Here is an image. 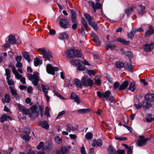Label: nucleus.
I'll use <instances>...</instances> for the list:
<instances>
[{
  "label": "nucleus",
  "instance_id": "nucleus-1",
  "mask_svg": "<svg viewBox=\"0 0 154 154\" xmlns=\"http://www.w3.org/2000/svg\"><path fill=\"white\" fill-rule=\"evenodd\" d=\"M27 75V77L29 80L31 81L33 80L32 82L33 85L35 86H37L39 81L38 73L36 72H34L33 75L28 74Z\"/></svg>",
  "mask_w": 154,
  "mask_h": 154
},
{
  "label": "nucleus",
  "instance_id": "nucleus-2",
  "mask_svg": "<svg viewBox=\"0 0 154 154\" xmlns=\"http://www.w3.org/2000/svg\"><path fill=\"white\" fill-rule=\"evenodd\" d=\"M38 51L42 53L43 57L45 59V60H49L50 58L53 57L52 53L46 48H39Z\"/></svg>",
  "mask_w": 154,
  "mask_h": 154
},
{
  "label": "nucleus",
  "instance_id": "nucleus-3",
  "mask_svg": "<svg viewBox=\"0 0 154 154\" xmlns=\"http://www.w3.org/2000/svg\"><path fill=\"white\" fill-rule=\"evenodd\" d=\"M82 85L86 86H92L94 84L92 79L86 75L81 80Z\"/></svg>",
  "mask_w": 154,
  "mask_h": 154
},
{
  "label": "nucleus",
  "instance_id": "nucleus-4",
  "mask_svg": "<svg viewBox=\"0 0 154 154\" xmlns=\"http://www.w3.org/2000/svg\"><path fill=\"white\" fill-rule=\"evenodd\" d=\"M46 70L48 73L54 75L55 74V71H58L59 69L57 67H53L50 64H48L46 66Z\"/></svg>",
  "mask_w": 154,
  "mask_h": 154
},
{
  "label": "nucleus",
  "instance_id": "nucleus-5",
  "mask_svg": "<svg viewBox=\"0 0 154 154\" xmlns=\"http://www.w3.org/2000/svg\"><path fill=\"white\" fill-rule=\"evenodd\" d=\"M30 109L32 112L31 113L32 115V119H34L37 117L39 115V110L37 105L36 104L33 105Z\"/></svg>",
  "mask_w": 154,
  "mask_h": 154
},
{
  "label": "nucleus",
  "instance_id": "nucleus-6",
  "mask_svg": "<svg viewBox=\"0 0 154 154\" xmlns=\"http://www.w3.org/2000/svg\"><path fill=\"white\" fill-rule=\"evenodd\" d=\"M149 139V138H145L143 136H140L137 142V145L140 146H142L146 145V142Z\"/></svg>",
  "mask_w": 154,
  "mask_h": 154
},
{
  "label": "nucleus",
  "instance_id": "nucleus-7",
  "mask_svg": "<svg viewBox=\"0 0 154 154\" xmlns=\"http://www.w3.org/2000/svg\"><path fill=\"white\" fill-rule=\"evenodd\" d=\"M60 26L62 28L66 29L70 27V24L66 19L62 18L59 21Z\"/></svg>",
  "mask_w": 154,
  "mask_h": 154
},
{
  "label": "nucleus",
  "instance_id": "nucleus-8",
  "mask_svg": "<svg viewBox=\"0 0 154 154\" xmlns=\"http://www.w3.org/2000/svg\"><path fill=\"white\" fill-rule=\"evenodd\" d=\"M66 131L70 132L71 131H74L77 130L78 128V126L75 124H68L66 125Z\"/></svg>",
  "mask_w": 154,
  "mask_h": 154
},
{
  "label": "nucleus",
  "instance_id": "nucleus-9",
  "mask_svg": "<svg viewBox=\"0 0 154 154\" xmlns=\"http://www.w3.org/2000/svg\"><path fill=\"white\" fill-rule=\"evenodd\" d=\"M68 151L66 147L63 146L54 152V154H66Z\"/></svg>",
  "mask_w": 154,
  "mask_h": 154
},
{
  "label": "nucleus",
  "instance_id": "nucleus-10",
  "mask_svg": "<svg viewBox=\"0 0 154 154\" xmlns=\"http://www.w3.org/2000/svg\"><path fill=\"white\" fill-rule=\"evenodd\" d=\"M102 144L103 142L100 139H95L93 140L91 146L93 147H100L102 145Z\"/></svg>",
  "mask_w": 154,
  "mask_h": 154
},
{
  "label": "nucleus",
  "instance_id": "nucleus-11",
  "mask_svg": "<svg viewBox=\"0 0 154 154\" xmlns=\"http://www.w3.org/2000/svg\"><path fill=\"white\" fill-rule=\"evenodd\" d=\"M145 6H143L141 5H139L137 8L138 14L140 15H143L145 12Z\"/></svg>",
  "mask_w": 154,
  "mask_h": 154
},
{
  "label": "nucleus",
  "instance_id": "nucleus-12",
  "mask_svg": "<svg viewBox=\"0 0 154 154\" xmlns=\"http://www.w3.org/2000/svg\"><path fill=\"white\" fill-rule=\"evenodd\" d=\"M69 38V35L67 32H61L59 34V38L60 39L65 40V39H68Z\"/></svg>",
  "mask_w": 154,
  "mask_h": 154
},
{
  "label": "nucleus",
  "instance_id": "nucleus-13",
  "mask_svg": "<svg viewBox=\"0 0 154 154\" xmlns=\"http://www.w3.org/2000/svg\"><path fill=\"white\" fill-rule=\"evenodd\" d=\"M145 99L149 102H152L154 100V94H152L148 93L145 96Z\"/></svg>",
  "mask_w": 154,
  "mask_h": 154
},
{
  "label": "nucleus",
  "instance_id": "nucleus-14",
  "mask_svg": "<svg viewBox=\"0 0 154 154\" xmlns=\"http://www.w3.org/2000/svg\"><path fill=\"white\" fill-rule=\"evenodd\" d=\"M39 124L42 128L47 130L49 129V126L47 122L45 121H41L40 122Z\"/></svg>",
  "mask_w": 154,
  "mask_h": 154
},
{
  "label": "nucleus",
  "instance_id": "nucleus-15",
  "mask_svg": "<svg viewBox=\"0 0 154 154\" xmlns=\"http://www.w3.org/2000/svg\"><path fill=\"white\" fill-rule=\"evenodd\" d=\"M154 33V29L153 27L152 26H150L149 27V29L145 33V36L148 37Z\"/></svg>",
  "mask_w": 154,
  "mask_h": 154
},
{
  "label": "nucleus",
  "instance_id": "nucleus-16",
  "mask_svg": "<svg viewBox=\"0 0 154 154\" xmlns=\"http://www.w3.org/2000/svg\"><path fill=\"white\" fill-rule=\"evenodd\" d=\"M22 53L23 57L27 61L28 63H30L31 62V59L29 53L27 52L23 51L22 52Z\"/></svg>",
  "mask_w": 154,
  "mask_h": 154
},
{
  "label": "nucleus",
  "instance_id": "nucleus-17",
  "mask_svg": "<svg viewBox=\"0 0 154 154\" xmlns=\"http://www.w3.org/2000/svg\"><path fill=\"white\" fill-rule=\"evenodd\" d=\"M128 82L127 81H125L119 88L120 91H122L126 89L128 85Z\"/></svg>",
  "mask_w": 154,
  "mask_h": 154
},
{
  "label": "nucleus",
  "instance_id": "nucleus-18",
  "mask_svg": "<svg viewBox=\"0 0 154 154\" xmlns=\"http://www.w3.org/2000/svg\"><path fill=\"white\" fill-rule=\"evenodd\" d=\"M135 8V6L134 5H132L130 8L125 10V13L127 14L128 17L129 16L131 12Z\"/></svg>",
  "mask_w": 154,
  "mask_h": 154
},
{
  "label": "nucleus",
  "instance_id": "nucleus-19",
  "mask_svg": "<svg viewBox=\"0 0 154 154\" xmlns=\"http://www.w3.org/2000/svg\"><path fill=\"white\" fill-rule=\"evenodd\" d=\"M8 40L9 43L11 44H15L17 41L15 36L12 35H9Z\"/></svg>",
  "mask_w": 154,
  "mask_h": 154
},
{
  "label": "nucleus",
  "instance_id": "nucleus-20",
  "mask_svg": "<svg viewBox=\"0 0 154 154\" xmlns=\"http://www.w3.org/2000/svg\"><path fill=\"white\" fill-rule=\"evenodd\" d=\"M153 44L151 43L149 44L146 45H144L143 48L146 51H151L153 48Z\"/></svg>",
  "mask_w": 154,
  "mask_h": 154
},
{
  "label": "nucleus",
  "instance_id": "nucleus-21",
  "mask_svg": "<svg viewBox=\"0 0 154 154\" xmlns=\"http://www.w3.org/2000/svg\"><path fill=\"white\" fill-rule=\"evenodd\" d=\"M136 32V29H133L131 31L128 33V36L130 39L132 40L134 37V33Z\"/></svg>",
  "mask_w": 154,
  "mask_h": 154
},
{
  "label": "nucleus",
  "instance_id": "nucleus-22",
  "mask_svg": "<svg viewBox=\"0 0 154 154\" xmlns=\"http://www.w3.org/2000/svg\"><path fill=\"white\" fill-rule=\"evenodd\" d=\"M70 62L72 64L75 66L79 65L82 63V61H80L79 59H76L75 60H71Z\"/></svg>",
  "mask_w": 154,
  "mask_h": 154
},
{
  "label": "nucleus",
  "instance_id": "nucleus-23",
  "mask_svg": "<svg viewBox=\"0 0 154 154\" xmlns=\"http://www.w3.org/2000/svg\"><path fill=\"white\" fill-rule=\"evenodd\" d=\"M124 68L125 70H126L128 71L131 72H133L131 64L130 63H128L127 64L124 66Z\"/></svg>",
  "mask_w": 154,
  "mask_h": 154
},
{
  "label": "nucleus",
  "instance_id": "nucleus-24",
  "mask_svg": "<svg viewBox=\"0 0 154 154\" xmlns=\"http://www.w3.org/2000/svg\"><path fill=\"white\" fill-rule=\"evenodd\" d=\"M42 60L36 57L34 59V65L35 66H37L39 65L42 64Z\"/></svg>",
  "mask_w": 154,
  "mask_h": 154
},
{
  "label": "nucleus",
  "instance_id": "nucleus-25",
  "mask_svg": "<svg viewBox=\"0 0 154 154\" xmlns=\"http://www.w3.org/2000/svg\"><path fill=\"white\" fill-rule=\"evenodd\" d=\"M20 137L24 140L26 142H29L30 138V137L29 135L28 134H22L20 135Z\"/></svg>",
  "mask_w": 154,
  "mask_h": 154
},
{
  "label": "nucleus",
  "instance_id": "nucleus-26",
  "mask_svg": "<svg viewBox=\"0 0 154 154\" xmlns=\"http://www.w3.org/2000/svg\"><path fill=\"white\" fill-rule=\"evenodd\" d=\"M117 42H121V43L126 45H128L130 44V42L129 41H126L124 39L121 38H119L116 39Z\"/></svg>",
  "mask_w": 154,
  "mask_h": 154
},
{
  "label": "nucleus",
  "instance_id": "nucleus-27",
  "mask_svg": "<svg viewBox=\"0 0 154 154\" xmlns=\"http://www.w3.org/2000/svg\"><path fill=\"white\" fill-rule=\"evenodd\" d=\"M89 25L95 31L97 30L98 29L97 24L95 22L92 21L88 23Z\"/></svg>",
  "mask_w": 154,
  "mask_h": 154
},
{
  "label": "nucleus",
  "instance_id": "nucleus-28",
  "mask_svg": "<svg viewBox=\"0 0 154 154\" xmlns=\"http://www.w3.org/2000/svg\"><path fill=\"white\" fill-rule=\"evenodd\" d=\"M90 109H82L76 110L77 112L80 114H84L90 111Z\"/></svg>",
  "mask_w": 154,
  "mask_h": 154
},
{
  "label": "nucleus",
  "instance_id": "nucleus-29",
  "mask_svg": "<svg viewBox=\"0 0 154 154\" xmlns=\"http://www.w3.org/2000/svg\"><path fill=\"white\" fill-rule=\"evenodd\" d=\"M42 90L45 94H48V90L49 89V87L47 86H45L44 85L41 84Z\"/></svg>",
  "mask_w": 154,
  "mask_h": 154
},
{
  "label": "nucleus",
  "instance_id": "nucleus-30",
  "mask_svg": "<svg viewBox=\"0 0 154 154\" xmlns=\"http://www.w3.org/2000/svg\"><path fill=\"white\" fill-rule=\"evenodd\" d=\"M74 83L78 88H82L83 85L80 80L76 78L74 79Z\"/></svg>",
  "mask_w": 154,
  "mask_h": 154
},
{
  "label": "nucleus",
  "instance_id": "nucleus-31",
  "mask_svg": "<svg viewBox=\"0 0 154 154\" xmlns=\"http://www.w3.org/2000/svg\"><path fill=\"white\" fill-rule=\"evenodd\" d=\"M74 50H69L68 51L67 54V57L69 58L74 57Z\"/></svg>",
  "mask_w": 154,
  "mask_h": 154
},
{
  "label": "nucleus",
  "instance_id": "nucleus-32",
  "mask_svg": "<svg viewBox=\"0 0 154 154\" xmlns=\"http://www.w3.org/2000/svg\"><path fill=\"white\" fill-rule=\"evenodd\" d=\"M108 151L110 154H116V149L111 146H109L108 149Z\"/></svg>",
  "mask_w": 154,
  "mask_h": 154
},
{
  "label": "nucleus",
  "instance_id": "nucleus-33",
  "mask_svg": "<svg viewBox=\"0 0 154 154\" xmlns=\"http://www.w3.org/2000/svg\"><path fill=\"white\" fill-rule=\"evenodd\" d=\"M106 48L107 50L110 49L113 50L116 48V46L115 45L111 44H106Z\"/></svg>",
  "mask_w": 154,
  "mask_h": 154
},
{
  "label": "nucleus",
  "instance_id": "nucleus-34",
  "mask_svg": "<svg viewBox=\"0 0 154 154\" xmlns=\"http://www.w3.org/2000/svg\"><path fill=\"white\" fill-rule=\"evenodd\" d=\"M95 83L97 85H99L101 84V82L100 78L98 76H96L94 78Z\"/></svg>",
  "mask_w": 154,
  "mask_h": 154
},
{
  "label": "nucleus",
  "instance_id": "nucleus-35",
  "mask_svg": "<svg viewBox=\"0 0 154 154\" xmlns=\"http://www.w3.org/2000/svg\"><path fill=\"white\" fill-rule=\"evenodd\" d=\"M143 106L144 109H148L150 107L152 106V105L151 103L147 102H144L143 103Z\"/></svg>",
  "mask_w": 154,
  "mask_h": 154
},
{
  "label": "nucleus",
  "instance_id": "nucleus-36",
  "mask_svg": "<svg viewBox=\"0 0 154 154\" xmlns=\"http://www.w3.org/2000/svg\"><path fill=\"white\" fill-rule=\"evenodd\" d=\"M82 23L87 31H88V25L86 20L83 17L82 18Z\"/></svg>",
  "mask_w": 154,
  "mask_h": 154
},
{
  "label": "nucleus",
  "instance_id": "nucleus-37",
  "mask_svg": "<svg viewBox=\"0 0 154 154\" xmlns=\"http://www.w3.org/2000/svg\"><path fill=\"white\" fill-rule=\"evenodd\" d=\"M136 88L135 83L134 82H131L129 87V89L132 91H134Z\"/></svg>",
  "mask_w": 154,
  "mask_h": 154
},
{
  "label": "nucleus",
  "instance_id": "nucleus-38",
  "mask_svg": "<svg viewBox=\"0 0 154 154\" xmlns=\"http://www.w3.org/2000/svg\"><path fill=\"white\" fill-rule=\"evenodd\" d=\"M116 66L117 68L121 69L124 66V64L122 62H117L116 63Z\"/></svg>",
  "mask_w": 154,
  "mask_h": 154
},
{
  "label": "nucleus",
  "instance_id": "nucleus-39",
  "mask_svg": "<svg viewBox=\"0 0 154 154\" xmlns=\"http://www.w3.org/2000/svg\"><path fill=\"white\" fill-rule=\"evenodd\" d=\"M84 16L88 20V23L93 20V18L91 17L90 14H85Z\"/></svg>",
  "mask_w": 154,
  "mask_h": 154
},
{
  "label": "nucleus",
  "instance_id": "nucleus-40",
  "mask_svg": "<svg viewBox=\"0 0 154 154\" xmlns=\"http://www.w3.org/2000/svg\"><path fill=\"white\" fill-rule=\"evenodd\" d=\"M22 111L23 114L25 115L28 114L29 117L32 119V115H31V114L29 112L28 109L24 108Z\"/></svg>",
  "mask_w": 154,
  "mask_h": 154
},
{
  "label": "nucleus",
  "instance_id": "nucleus-41",
  "mask_svg": "<svg viewBox=\"0 0 154 154\" xmlns=\"http://www.w3.org/2000/svg\"><path fill=\"white\" fill-rule=\"evenodd\" d=\"M94 40L97 45H100V42L99 39L97 36L95 35L94 36Z\"/></svg>",
  "mask_w": 154,
  "mask_h": 154
},
{
  "label": "nucleus",
  "instance_id": "nucleus-42",
  "mask_svg": "<svg viewBox=\"0 0 154 154\" xmlns=\"http://www.w3.org/2000/svg\"><path fill=\"white\" fill-rule=\"evenodd\" d=\"M123 53L125 55L129 57H133V54L132 52L130 51H123Z\"/></svg>",
  "mask_w": 154,
  "mask_h": 154
},
{
  "label": "nucleus",
  "instance_id": "nucleus-43",
  "mask_svg": "<svg viewBox=\"0 0 154 154\" xmlns=\"http://www.w3.org/2000/svg\"><path fill=\"white\" fill-rule=\"evenodd\" d=\"M7 119V116L5 114L2 115L0 118V122L3 123L6 121Z\"/></svg>",
  "mask_w": 154,
  "mask_h": 154
},
{
  "label": "nucleus",
  "instance_id": "nucleus-44",
  "mask_svg": "<svg viewBox=\"0 0 154 154\" xmlns=\"http://www.w3.org/2000/svg\"><path fill=\"white\" fill-rule=\"evenodd\" d=\"M13 73L14 74L15 78L18 80L21 79L22 77V75L19 74L17 70H16V72H14Z\"/></svg>",
  "mask_w": 154,
  "mask_h": 154
},
{
  "label": "nucleus",
  "instance_id": "nucleus-45",
  "mask_svg": "<svg viewBox=\"0 0 154 154\" xmlns=\"http://www.w3.org/2000/svg\"><path fill=\"white\" fill-rule=\"evenodd\" d=\"M49 109L48 107L47 106L46 107L45 112V115L47 117H50V114L49 112Z\"/></svg>",
  "mask_w": 154,
  "mask_h": 154
},
{
  "label": "nucleus",
  "instance_id": "nucleus-46",
  "mask_svg": "<svg viewBox=\"0 0 154 154\" xmlns=\"http://www.w3.org/2000/svg\"><path fill=\"white\" fill-rule=\"evenodd\" d=\"M111 94V92L109 91H107L103 93V97L104 98H107Z\"/></svg>",
  "mask_w": 154,
  "mask_h": 154
},
{
  "label": "nucleus",
  "instance_id": "nucleus-47",
  "mask_svg": "<svg viewBox=\"0 0 154 154\" xmlns=\"http://www.w3.org/2000/svg\"><path fill=\"white\" fill-rule=\"evenodd\" d=\"M74 57H80L81 56V54L80 51L78 50H74Z\"/></svg>",
  "mask_w": 154,
  "mask_h": 154
},
{
  "label": "nucleus",
  "instance_id": "nucleus-48",
  "mask_svg": "<svg viewBox=\"0 0 154 154\" xmlns=\"http://www.w3.org/2000/svg\"><path fill=\"white\" fill-rule=\"evenodd\" d=\"M9 89L11 94L12 95L16 96L17 95V91L14 89L12 88V87H9Z\"/></svg>",
  "mask_w": 154,
  "mask_h": 154
},
{
  "label": "nucleus",
  "instance_id": "nucleus-49",
  "mask_svg": "<svg viewBox=\"0 0 154 154\" xmlns=\"http://www.w3.org/2000/svg\"><path fill=\"white\" fill-rule=\"evenodd\" d=\"M92 137L93 135L91 132H88L86 134V137L87 139L91 140Z\"/></svg>",
  "mask_w": 154,
  "mask_h": 154
},
{
  "label": "nucleus",
  "instance_id": "nucleus-50",
  "mask_svg": "<svg viewBox=\"0 0 154 154\" xmlns=\"http://www.w3.org/2000/svg\"><path fill=\"white\" fill-rule=\"evenodd\" d=\"M87 73L91 76L94 75L96 73V72L94 70H87Z\"/></svg>",
  "mask_w": 154,
  "mask_h": 154
},
{
  "label": "nucleus",
  "instance_id": "nucleus-51",
  "mask_svg": "<svg viewBox=\"0 0 154 154\" xmlns=\"http://www.w3.org/2000/svg\"><path fill=\"white\" fill-rule=\"evenodd\" d=\"M5 100L6 103H9L10 101V97L9 95L6 94L5 96Z\"/></svg>",
  "mask_w": 154,
  "mask_h": 154
},
{
  "label": "nucleus",
  "instance_id": "nucleus-52",
  "mask_svg": "<svg viewBox=\"0 0 154 154\" xmlns=\"http://www.w3.org/2000/svg\"><path fill=\"white\" fill-rule=\"evenodd\" d=\"M55 141L58 144H60L62 143L61 138L58 136H56L55 137Z\"/></svg>",
  "mask_w": 154,
  "mask_h": 154
},
{
  "label": "nucleus",
  "instance_id": "nucleus-53",
  "mask_svg": "<svg viewBox=\"0 0 154 154\" xmlns=\"http://www.w3.org/2000/svg\"><path fill=\"white\" fill-rule=\"evenodd\" d=\"M115 138L116 140H124L127 139V138L125 137H119L117 136H115Z\"/></svg>",
  "mask_w": 154,
  "mask_h": 154
},
{
  "label": "nucleus",
  "instance_id": "nucleus-54",
  "mask_svg": "<svg viewBox=\"0 0 154 154\" xmlns=\"http://www.w3.org/2000/svg\"><path fill=\"white\" fill-rule=\"evenodd\" d=\"M77 68V69L79 71H83L85 69V67L82 65H79Z\"/></svg>",
  "mask_w": 154,
  "mask_h": 154
},
{
  "label": "nucleus",
  "instance_id": "nucleus-55",
  "mask_svg": "<svg viewBox=\"0 0 154 154\" xmlns=\"http://www.w3.org/2000/svg\"><path fill=\"white\" fill-rule=\"evenodd\" d=\"M44 146V143L42 141L41 142L39 143V144L37 146L36 148L38 149H40L43 146Z\"/></svg>",
  "mask_w": 154,
  "mask_h": 154
},
{
  "label": "nucleus",
  "instance_id": "nucleus-56",
  "mask_svg": "<svg viewBox=\"0 0 154 154\" xmlns=\"http://www.w3.org/2000/svg\"><path fill=\"white\" fill-rule=\"evenodd\" d=\"M65 113V110H63L61 112H59L58 115L56 117V118L57 119H58L60 117L64 115Z\"/></svg>",
  "mask_w": 154,
  "mask_h": 154
},
{
  "label": "nucleus",
  "instance_id": "nucleus-57",
  "mask_svg": "<svg viewBox=\"0 0 154 154\" xmlns=\"http://www.w3.org/2000/svg\"><path fill=\"white\" fill-rule=\"evenodd\" d=\"M7 82L9 85H12L14 84V82L12 79L7 80Z\"/></svg>",
  "mask_w": 154,
  "mask_h": 154
},
{
  "label": "nucleus",
  "instance_id": "nucleus-58",
  "mask_svg": "<svg viewBox=\"0 0 154 154\" xmlns=\"http://www.w3.org/2000/svg\"><path fill=\"white\" fill-rule=\"evenodd\" d=\"M136 108L137 109H140L142 106V104L141 102L137 104H135V105Z\"/></svg>",
  "mask_w": 154,
  "mask_h": 154
},
{
  "label": "nucleus",
  "instance_id": "nucleus-59",
  "mask_svg": "<svg viewBox=\"0 0 154 154\" xmlns=\"http://www.w3.org/2000/svg\"><path fill=\"white\" fill-rule=\"evenodd\" d=\"M119 85V82H116L114 83L113 85V88L114 89H117Z\"/></svg>",
  "mask_w": 154,
  "mask_h": 154
},
{
  "label": "nucleus",
  "instance_id": "nucleus-60",
  "mask_svg": "<svg viewBox=\"0 0 154 154\" xmlns=\"http://www.w3.org/2000/svg\"><path fill=\"white\" fill-rule=\"evenodd\" d=\"M78 96L74 93L72 92L71 94L70 98L74 100Z\"/></svg>",
  "mask_w": 154,
  "mask_h": 154
},
{
  "label": "nucleus",
  "instance_id": "nucleus-61",
  "mask_svg": "<svg viewBox=\"0 0 154 154\" xmlns=\"http://www.w3.org/2000/svg\"><path fill=\"white\" fill-rule=\"evenodd\" d=\"M49 33L51 35H54L56 33L55 30L54 29H50L49 30Z\"/></svg>",
  "mask_w": 154,
  "mask_h": 154
},
{
  "label": "nucleus",
  "instance_id": "nucleus-62",
  "mask_svg": "<svg viewBox=\"0 0 154 154\" xmlns=\"http://www.w3.org/2000/svg\"><path fill=\"white\" fill-rule=\"evenodd\" d=\"M22 58V56H17L15 58V60L17 62H20V61L21 60Z\"/></svg>",
  "mask_w": 154,
  "mask_h": 154
},
{
  "label": "nucleus",
  "instance_id": "nucleus-63",
  "mask_svg": "<svg viewBox=\"0 0 154 154\" xmlns=\"http://www.w3.org/2000/svg\"><path fill=\"white\" fill-rule=\"evenodd\" d=\"M125 151L124 150H122L119 149L116 152V154H125Z\"/></svg>",
  "mask_w": 154,
  "mask_h": 154
},
{
  "label": "nucleus",
  "instance_id": "nucleus-64",
  "mask_svg": "<svg viewBox=\"0 0 154 154\" xmlns=\"http://www.w3.org/2000/svg\"><path fill=\"white\" fill-rule=\"evenodd\" d=\"M101 4L98 2L96 3L95 5V8L97 9H100L101 7Z\"/></svg>",
  "mask_w": 154,
  "mask_h": 154
}]
</instances>
